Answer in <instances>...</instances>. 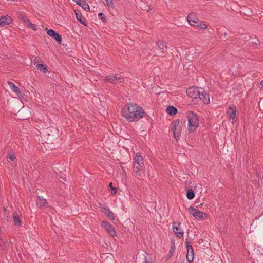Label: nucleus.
Segmentation results:
<instances>
[{
    "label": "nucleus",
    "instance_id": "obj_1",
    "mask_svg": "<svg viewBox=\"0 0 263 263\" xmlns=\"http://www.w3.org/2000/svg\"><path fill=\"white\" fill-rule=\"evenodd\" d=\"M145 114L143 108L136 104L132 103L125 105L122 110V115L129 122H136Z\"/></svg>",
    "mask_w": 263,
    "mask_h": 263
},
{
    "label": "nucleus",
    "instance_id": "obj_2",
    "mask_svg": "<svg viewBox=\"0 0 263 263\" xmlns=\"http://www.w3.org/2000/svg\"><path fill=\"white\" fill-rule=\"evenodd\" d=\"M189 97L197 101H201L204 104L210 103V98L209 95L204 89L199 87H192L187 88L186 90Z\"/></svg>",
    "mask_w": 263,
    "mask_h": 263
},
{
    "label": "nucleus",
    "instance_id": "obj_3",
    "mask_svg": "<svg viewBox=\"0 0 263 263\" xmlns=\"http://www.w3.org/2000/svg\"><path fill=\"white\" fill-rule=\"evenodd\" d=\"M188 130L190 133L196 131L199 126V120L197 115L192 111L190 112L187 115Z\"/></svg>",
    "mask_w": 263,
    "mask_h": 263
},
{
    "label": "nucleus",
    "instance_id": "obj_4",
    "mask_svg": "<svg viewBox=\"0 0 263 263\" xmlns=\"http://www.w3.org/2000/svg\"><path fill=\"white\" fill-rule=\"evenodd\" d=\"M144 166V162L143 158L140 155L136 154L134 162L133 164V171L136 174V176L137 178L141 176L140 171L142 170Z\"/></svg>",
    "mask_w": 263,
    "mask_h": 263
},
{
    "label": "nucleus",
    "instance_id": "obj_5",
    "mask_svg": "<svg viewBox=\"0 0 263 263\" xmlns=\"http://www.w3.org/2000/svg\"><path fill=\"white\" fill-rule=\"evenodd\" d=\"M171 125V130L173 132L174 137L176 140H178L181 134L183 122L179 119H176L172 123Z\"/></svg>",
    "mask_w": 263,
    "mask_h": 263
},
{
    "label": "nucleus",
    "instance_id": "obj_6",
    "mask_svg": "<svg viewBox=\"0 0 263 263\" xmlns=\"http://www.w3.org/2000/svg\"><path fill=\"white\" fill-rule=\"evenodd\" d=\"M104 82L111 84L120 83L124 82V79L120 74L107 76L104 79Z\"/></svg>",
    "mask_w": 263,
    "mask_h": 263
},
{
    "label": "nucleus",
    "instance_id": "obj_7",
    "mask_svg": "<svg viewBox=\"0 0 263 263\" xmlns=\"http://www.w3.org/2000/svg\"><path fill=\"white\" fill-rule=\"evenodd\" d=\"M157 47L156 49H159L160 50L159 53V57H163L167 54L166 44L164 41L159 40L157 41Z\"/></svg>",
    "mask_w": 263,
    "mask_h": 263
},
{
    "label": "nucleus",
    "instance_id": "obj_8",
    "mask_svg": "<svg viewBox=\"0 0 263 263\" xmlns=\"http://www.w3.org/2000/svg\"><path fill=\"white\" fill-rule=\"evenodd\" d=\"M189 212L197 219L204 218L208 217V214L200 211L192 206L189 208Z\"/></svg>",
    "mask_w": 263,
    "mask_h": 263
},
{
    "label": "nucleus",
    "instance_id": "obj_9",
    "mask_svg": "<svg viewBox=\"0 0 263 263\" xmlns=\"http://www.w3.org/2000/svg\"><path fill=\"white\" fill-rule=\"evenodd\" d=\"M101 225L111 236L114 237L116 235V232L113 226L109 222L103 221Z\"/></svg>",
    "mask_w": 263,
    "mask_h": 263
},
{
    "label": "nucleus",
    "instance_id": "obj_10",
    "mask_svg": "<svg viewBox=\"0 0 263 263\" xmlns=\"http://www.w3.org/2000/svg\"><path fill=\"white\" fill-rule=\"evenodd\" d=\"M187 253L186 255V258L187 261L190 263L193 261L194 259V251L192 246L190 245L189 242H186Z\"/></svg>",
    "mask_w": 263,
    "mask_h": 263
},
{
    "label": "nucleus",
    "instance_id": "obj_11",
    "mask_svg": "<svg viewBox=\"0 0 263 263\" xmlns=\"http://www.w3.org/2000/svg\"><path fill=\"white\" fill-rule=\"evenodd\" d=\"M47 33L50 37L53 38L59 44H61L62 37L59 33L56 32L54 30L51 29H49L47 31Z\"/></svg>",
    "mask_w": 263,
    "mask_h": 263
},
{
    "label": "nucleus",
    "instance_id": "obj_12",
    "mask_svg": "<svg viewBox=\"0 0 263 263\" xmlns=\"http://www.w3.org/2000/svg\"><path fill=\"white\" fill-rule=\"evenodd\" d=\"M242 39L245 41H249V40H251L250 43L252 44L253 45H260L261 44L260 41L256 37H251L249 35H242Z\"/></svg>",
    "mask_w": 263,
    "mask_h": 263
},
{
    "label": "nucleus",
    "instance_id": "obj_13",
    "mask_svg": "<svg viewBox=\"0 0 263 263\" xmlns=\"http://www.w3.org/2000/svg\"><path fill=\"white\" fill-rule=\"evenodd\" d=\"M7 83L11 90L14 91L18 96H22V92L19 87L16 86L13 83L10 81H8Z\"/></svg>",
    "mask_w": 263,
    "mask_h": 263
},
{
    "label": "nucleus",
    "instance_id": "obj_14",
    "mask_svg": "<svg viewBox=\"0 0 263 263\" xmlns=\"http://www.w3.org/2000/svg\"><path fill=\"white\" fill-rule=\"evenodd\" d=\"M102 211L105 214L107 218L110 220H114L115 216L114 213L108 208H103Z\"/></svg>",
    "mask_w": 263,
    "mask_h": 263
},
{
    "label": "nucleus",
    "instance_id": "obj_15",
    "mask_svg": "<svg viewBox=\"0 0 263 263\" xmlns=\"http://www.w3.org/2000/svg\"><path fill=\"white\" fill-rule=\"evenodd\" d=\"M36 203L37 206L40 208L45 207L47 205V201L46 199L39 196L37 197Z\"/></svg>",
    "mask_w": 263,
    "mask_h": 263
},
{
    "label": "nucleus",
    "instance_id": "obj_16",
    "mask_svg": "<svg viewBox=\"0 0 263 263\" xmlns=\"http://www.w3.org/2000/svg\"><path fill=\"white\" fill-rule=\"evenodd\" d=\"M227 113L229 115V117L230 119H231L233 120L232 122L233 123V122L234 121V119L236 117V107L235 106L230 107Z\"/></svg>",
    "mask_w": 263,
    "mask_h": 263
},
{
    "label": "nucleus",
    "instance_id": "obj_17",
    "mask_svg": "<svg viewBox=\"0 0 263 263\" xmlns=\"http://www.w3.org/2000/svg\"><path fill=\"white\" fill-rule=\"evenodd\" d=\"M11 22L10 17L2 16L0 17V26L3 27L9 25Z\"/></svg>",
    "mask_w": 263,
    "mask_h": 263
},
{
    "label": "nucleus",
    "instance_id": "obj_18",
    "mask_svg": "<svg viewBox=\"0 0 263 263\" xmlns=\"http://www.w3.org/2000/svg\"><path fill=\"white\" fill-rule=\"evenodd\" d=\"M78 5L81 6L85 11H88L89 10V6L88 4L84 1L81 0H73Z\"/></svg>",
    "mask_w": 263,
    "mask_h": 263
},
{
    "label": "nucleus",
    "instance_id": "obj_19",
    "mask_svg": "<svg viewBox=\"0 0 263 263\" xmlns=\"http://www.w3.org/2000/svg\"><path fill=\"white\" fill-rule=\"evenodd\" d=\"M173 231L179 238L183 237L184 233L179 227L174 226L173 227Z\"/></svg>",
    "mask_w": 263,
    "mask_h": 263
},
{
    "label": "nucleus",
    "instance_id": "obj_20",
    "mask_svg": "<svg viewBox=\"0 0 263 263\" xmlns=\"http://www.w3.org/2000/svg\"><path fill=\"white\" fill-rule=\"evenodd\" d=\"M75 14L77 19L83 25L86 26V21L85 19H83L80 11L75 10Z\"/></svg>",
    "mask_w": 263,
    "mask_h": 263
},
{
    "label": "nucleus",
    "instance_id": "obj_21",
    "mask_svg": "<svg viewBox=\"0 0 263 263\" xmlns=\"http://www.w3.org/2000/svg\"><path fill=\"white\" fill-rule=\"evenodd\" d=\"M187 20L190 24L191 23H196V20L198 21V18L195 13H190L187 17Z\"/></svg>",
    "mask_w": 263,
    "mask_h": 263
},
{
    "label": "nucleus",
    "instance_id": "obj_22",
    "mask_svg": "<svg viewBox=\"0 0 263 263\" xmlns=\"http://www.w3.org/2000/svg\"><path fill=\"white\" fill-rule=\"evenodd\" d=\"M13 219L14 224L17 227H20L22 225V221L17 213H14L13 216Z\"/></svg>",
    "mask_w": 263,
    "mask_h": 263
},
{
    "label": "nucleus",
    "instance_id": "obj_23",
    "mask_svg": "<svg viewBox=\"0 0 263 263\" xmlns=\"http://www.w3.org/2000/svg\"><path fill=\"white\" fill-rule=\"evenodd\" d=\"M167 114L171 116H174L177 112V109L173 106H168L166 108Z\"/></svg>",
    "mask_w": 263,
    "mask_h": 263
},
{
    "label": "nucleus",
    "instance_id": "obj_24",
    "mask_svg": "<svg viewBox=\"0 0 263 263\" xmlns=\"http://www.w3.org/2000/svg\"><path fill=\"white\" fill-rule=\"evenodd\" d=\"M36 67L38 70H40L41 71L44 73H46L48 71L47 67L46 65L42 64H37Z\"/></svg>",
    "mask_w": 263,
    "mask_h": 263
},
{
    "label": "nucleus",
    "instance_id": "obj_25",
    "mask_svg": "<svg viewBox=\"0 0 263 263\" xmlns=\"http://www.w3.org/2000/svg\"><path fill=\"white\" fill-rule=\"evenodd\" d=\"M195 197V193L192 189H189L186 191V197L188 199L191 200Z\"/></svg>",
    "mask_w": 263,
    "mask_h": 263
},
{
    "label": "nucleus",
    "instance_id": "obj_26",
    "mask_svg": "<svg viewBox=\"0 0 263 263\" xmlns=\"http://www.w3.org/2000/svg\"><path fill=\"white\" fill-rule=\"evenodd\" d=\"M0 248L2 250H6L7 249V242L4 241L2 239H1V242L0 243Z\"/></svg>",
    "mask_w": 263,
    "mask_h": 263
},
{
    "label": "nucleus",
    "instance_id": "obj_27",
    "mask_svg": "<svg viewBox=\"0 0 263 263\" xmlns=\"http://www.w3.org/2000/svg\"><path fill=\"white\" fill-rule=\"evenodd\" d=\"M28 27L31 28L33 31H35L37 28L34 24H32L30 21H28V24H26Z\"/></svg>",
    "mask_w": 263,
    "mask_h": 263
},
{
    "label": "nucleus",
    "instance_id": "obj_28",
    "mask_svg": "<svg viewBox=\"0 0 263 263\" xmlns=\"http://www.w3.org/2000/svg\"><path fill=\"white\" fill-rule=\"evenodd\" d=\"M8 157L12 161H13L16 158V157H15L14 154L12 151H10L9 152Z\"/></svg>",
    "mask_w": 263,
    "mask_h": 263
},
{
    "label": "nucleus",
    "instance_id": "obj_29",
    "mask_svg": "<svg viewBox=\"0 0 263 263\" xmlns=\"http://www.w3.org/2000/svg\"><path fill=\"white\" fill-rule=\"evenodd\" d=\"M175 250V244L174 242H172V245H171V248H170V252H169V255H170V256L171 257L174 252V251Z\"/></svg>",
    "mask_w": 263,
    "mask_h": 263
},
{
    "label": "nucleus",
    "instance_id": "obj_30",
    "mask_svg": "<svg viewBox=\"0 0 263 263\" xmlns=\"http://www.w3.org/2000/svg\"><path fill=\"white\" fill-rule=\"evenodd\" d=\"M198 27L202 29H205L207 28V25L200 21L199 24H198Z\"/></svg>",
    "mask_w": 263,
    "mask_h": 263
},
{
    "label": "nucleus",
    "instance_id": "obj_31",
    "mask_svg": "<svg viewBox=\"0 0 263 263\" xmlns=\"http://www.w3.org/2000/svg\"><path fill=\"white\" fill-rule=\"evenodd\" d=\"M109 186L111 188V194H115L117 192V189L116 187H112V183L111 182L109 184Z\"/></svg>",
    "mask_w": 263,
    "mask_h": 263
},
{
    "label": "nucleus",
    "instance_id": "obj_32",
    "mask_svg": "<svg viewBox=\"0 0 263 263\" xmlns=\"http://www.w3.org/2000/svg\"><path fill=\"white\" fill-rule=\"evenodd\" d=\"M98 16L103 22H105L106 21V17H105V15L103 13H99V14H98Z\"/></svg>",
    "mask_w": 263,
    "mask_h": 263
},
{
    "label": "nucleus",
    "instance_id": "obj_33",
    "mask_svg": "<svg viewBox=\"0 0 263 263\" xmlns=\"http://www.w3.org/2000/svg\"><path fill=\"white\" fill-rule=\"evenodd\" d=\"M106 5L108 7H111L113 5L112 0H105Z\"/></svg>",
    "mask_w": 263,
    "mask_h": 263
},
{
    "label": "nucleus",
    "instance_id": "obj_34",
    "mask_svg": "<svg viewBox=\"0 0 263 263\" xmlns=\"http://www.w3.org/2000/svg\"><path fill=\"white\" fill-rule=\"evenodd\" d=\"M200 22V21L198 18V21L196 20V23H191V24H190V25H192V26H195L198 27V24H199Z\"/></svg>",
    "mask_w": 263,
    "mask_h": 263
},
{
    "label": "nucleus",
    "instance_id": "obj_35",
    "mask_svg": "<svg viewBox=\"0 0 263 263\" xmlns=\"http://www.w3.org/2000/svg\"><path fill=\"white\" fill-rule=\"evenodd\" d=\"M23 22L25 23V24L26 25L27 24H28V21H30L26 16H23Z\"/></svg>",
    "mask_w": 263,
    "mask_h": 263
},
{
    "label": "nucleus",
    "instance_id": "obj_36",
    "mask_svg": "<svg viewBox=\"0 0 263 263\" xmlns=\"http://www.w3.org/2000/svg\"><path fill=\"white\" fill-rule=\"evenodd\" d=\"M121 169L122 170V171H123V174H126V172L125 170V169H124V168L123 167V166L121 165Z\"/></svg>",
    "mask_w": 263,
    "mask_h": 263
},
{
    "label": "nucleus",
    "instance_id": "obj_37",
    "mask_svg": "<svg viewBox=\"0 0 263 263\" xmlns=\"http://www.w3.org/2000/svg\"><path fill=\"white\" fill-rule=\"evenodd\" d=\"M9 242H10V243H13L12 240L11 239H9Z\"/></svg>",
    "mask_w": 263,
    "mask_h": 263
},
{
    "label": "nucleus",
    "instance_id": "obj_38",
    "mask_svg": "<svg viewBox=\"0 0 263 263\" xmlns=\"http://www.w3.org/2000/svg\"><path fill=\"white\" fill-rule=\"evenodd\" d=\"M260 84L263 86V80L261 81Z\"/></svg>",
    "mask_w": 263,
    "mask_h": 263
},
{
    "label": "nucleus",
    "instance_id": "obj_39",
    "mask_svg": "<svg viewBox=\"0 0 263 263\" xmlns=\"http://www.w3.org/2000/svg\"><path fill=\"white\" fill-rule=\"evenodd\" d=\"M6 210H6V209L5 208H4V212H6Z\"/></svg>",
    "mask_w": 263,
    "mask_h": 263
}]
</instances>
